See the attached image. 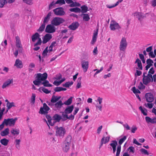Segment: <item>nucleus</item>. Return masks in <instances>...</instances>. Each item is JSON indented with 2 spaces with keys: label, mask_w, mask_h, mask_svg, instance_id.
<instances>
[{
  "label": "nucleus",
  "mask_w": 156,
  "mask_h": 156,
  "mask_svg": "<svg viewBox=\"0 0 156 156\" xmlns=\"http://www.w3.org/2000/svg\"><path fill=\"white\" fill-rule=\"evenodd\" d=\"M62 121H64L66 120L67 119H68V115L67 114H64V112H62Z\"/></svg>",
  "instance_id": "nucleus-37"
},
{
  "label": "nucleus",
  "mask_w": 156,
  "mask_h": 156,
  "mask_svg": "<svg viewBox=\"0 0 156 156\" xmlns=\"http://www.w3.org/2000/svg\"><path fill=\"white\" fill-rule=\"evenodd\" d=\"M45 24L44 23L42 24L41 26L37 30V31L39 33H41L43 32L45 28Z\"/></svg>",
  "instance_id": "nucleus-39"
},
{
  "label": "nucleus",
  "mask_w": 156,
  "mask_h": 156,
  "mask_svg": "<svg viewBox=\"0 0 156 156\" xmlns=\"http://www.w3.org/2000/svg\"><path fill=\"white\" fill-rule=\"evenodd\" d=\"M36 95L34 94H32L31 98V102L33 104L35 102Z\"/></svg>",
  "instance_id": "nucleus-48"
},
{
  "label": "nucleus",
  "mask_w": 156,
  "mask_h": 156,
  "mask_svg": "<svg viewBox=\"0 0 156 156\" xmlns=\"http://www.w3.org/2000/svg\"><path fill=\"white\" fill-rule=\"evenodd\" d=\"M69 11L72 12H80L81 11V10L80 8L76 7L75 8H71Z\"/></svg>",
  "instance_id": "nucleus-38"
},
{
  "label": "nucleus",
  "mask_w": 156,
  "mask_h": 156,
  "mask_svg": "<svg viewBox=\"0 0 156 156\" xmlns=\"http://www.w3.org/2000/svg\"><path fill=\"white\" fill-rule=\"evenodd\" d=\"M149 56L152 58H154L155 57V55L153 54L152 51H151L149 53Z\"/></svg>",
  "instance_id": "nucleus-63"
},
{
  "label": "nucleus",
  "mask_w": 156,
  "mask_h": 156,
  "mask_svg": "<svg viewBox=\"0 0 156 156\" xmlns=\"http://www.w3.org/2000/svg\"><path fill=\"white\" fill-rule=\"evenodd\" d=\"M52 37V35L49 34H47L42 38V43L44 44L48 41Z\"/></svg>",
  "instance_id": "nucleus-14"
},
{
  "label": "nucleus",
  "mask_w": 156,
  "mask_h": 156,
  "mask_svg": "<svg viewBox=\"0 0 156 156\" xmlns=\"http://www.w3.org/2000/svg\"><path fill=\"white\" fill-rule=\"evenodd\" d=\"M151 81V78L147 76L143 77V82L144 84L147 85Z\"/></svg>",
  "instance_id": "nucleus-25"
},
{
  "label": "nucleus",
  "mask_w": 156,
  "mask_h": 156,
  "mask_svg": "<svg viewBox=\"0 0 156 156\" xmlns=\"http://www.w3.org/2000/svg\"><path fill=\"white\" fill-rule=\"evenodd\" d=\"M110 136H107L106 137L103 136L101 140V144L99 148H101L103 144H105L107 143L109 141Z\"/></svg>",
  "instance_id": "nucleus-18"
},
{
  "label": "nucleus",
  "mask_w": 156,
  "mask_h": 156,
  "mask_svg": "<svg viewBox=\"0 0 156 156\" xmlns=\"http://www.w3.org/2000/svg\"><path fill=\"white\" fill-rule=\"evenodd\" d=\"M17 118H15L14 119L13 118L5 119L3 121L5 125L9 126H14L15 123L16 121L17 120Z\"/></svg>",
  "instance_id": "nucleus-3"
},
{
  "label": "nucleus",
  "mask_w": 156,
  "mask_h": 156,
  "mask_svg": "<svg viewBox=\"0 0 156 156\" xmlns=\"http://www.w3.org/2000/svg\"><path fill=\"white\" fill-rule=\"evenodd\" d=\"M61 98L60 96L58 97L53 95L51 98V101L53 103H56L57 102V101H59Z\"/></svg>",
  "instance_id": "nucleus-24"
},
{
  "label": "nucleus",
  "mask_w": 156,
  "mask_h": 156,
  "mask_svg": "<svg viewBox=\"0 0 156 156\" xmlns=\"http://www.w3.org/2000/svg\"><path fill=\"white\" fill-rule=\"evenodd\" d=\"M132 90L134 94H136V93H140V91L138 89H136L135 87H133L132 88Z\"/></svg>",
  "instance_id": "nucleus-49"
},
{
  "label": "nucleus",
  "mask_w": 156,
  "mask_h": 156,
  "mask_svg": "<svg viewBox=\"0 0 156 156\" xmlns=\"http://www.w3.org/2000/svg\"><path fill=\"white\" fill-rule=\"evenodd\" d=\"M98 28L96 30L94 31L92 39L91 42V44H93L96 41L98 34Z\"/></svg>",
  "instance_id": "nucleus-20"
},
{
  "label": "nucleus",
  "mask_w": 156,
  "mask_h": 156,
  "mask_svg": "<svg viewBox=\"0 0 156 156\" xmlns=\"http://www.w3.org/2000/svg\"><path fill=\"white\" fill-rule=\"evenodd\" d=\"M10 132L14 136H17L20 133V130L18 129L12 128Z\"/></svg>",
  "instance_id": "nucleus-28"
},
{
  "label": "nucleus",
  "mask_w": 156,
  "mask_h": 156,
  "mask_svg": "<svg viewBox=\"0 0 156 156\" xmlns=\"http://www.w3.org/2000/svg\"><path fill=\"white\" fill-rule=\"evenodd\" d=\"M139 109L144 115H147V110L145 108H143L142 107L140 106L139 107Z\"/></svg>",
  "instance_id": "nucleus-35"
},
{
  "label": "nucleus",
  "mask_w": 156,
  "mask_h": 156,
  "mask_svg": "<svg viewBox=\"0 0 156 156\" xmlns=\"http://www.w3.org/2000/svg\"><path fill=\"white\" fill-rule=\"evenodd\" d=\"M126 136H124L123 137L120 139L119 141V145L117 147L116 154L115 156H119L121 150V145L126 139Z\"/></svg>",
  "instance_id": "nucleus-4"
},
{
  "label": "nucleus",
  "mask_w": 156,
  "mask_h": 156,
  "mask_svg": "<svg viewBox=\"0 0 156 156\" xmlns=\"http://www.w3.org/2000/svg\"><path fill=\"white\" fill-rule=\"evenodd\" d=\"M149 73H150L151 74H153L154 73V71L153 67L151 68L149 70L148 72Z\"/></svg>",
  "instance_id": "nucleus-64"
},
{
  "label": "nucleus",
  "mask_w": 156,
  "mask_h": 156,
  "mask_svg": "<svg viewBox=\"0 0 156 156\" xmlns=\"http://www.w3.org/2000/svg\"><path fill=\"white\" fill-rule=\"evenodd\" d=\"M72 139V137L71 136L69 135L67 137L66 140L64 141V142L69 143L70 144L71 141Z\"/></svg>",
  "instance_id": "nucleus-45"
},
{
  "label": "nucleus",
  "mask_w": 156,
  "mask_h": 156,
  "mask_svg": "<svg viewBox=\"0 0 156 156\" xmlns=\"http://www.w3.org/2000/svg\"><path fill=\"white\" fill-rule=\"evenodd\" d=\"M150 123L154 124L156 123V118H154L152 119L151 118Z\"/></svg>",
  "instance_id": "nucleus-62"
},
{
  "label": "nucleus",
  "mask_w": 156,
  "mask_h": 156,
  "mask_svg": "<svg viewBox=\"0 0 156 156\" xmlns=\"http://www.w3.org/2000/svg\"><path fill=\"white\" fill-rule=\"evenodd\" d=\"M49 110V107L45 103H44L43 104V107H41L40 108L39 113L41 114H47Z\"/></svg>",
  "instance_id": "nucleus-5"
},
{
  "label": "nucleus",
  "mask_w": 156,
  "mask_h": 156,
  "mask_svg": "<svg viewBox=\"0 0 156 156\" xmlns=\"http://www.w3.org/2000/svg\"><path fill=\"white\" fill-rule=\"evenodd\" d=\"M70 144L66 143H63L62 145L63 150L64 152H67L69 149Z\"/></svg>",
  "instance_id": "nucleus-19"
},
{
  "label": "nucleus",
  "mask_w": 156,
  "mask_h": 156,
  "mask_svg": "<svg viewBox=\"0 0 156 156\" xmlns=\"http://www.w3.org/2000/svg\"><path fill=\"white\" fill-rule=\"evenodd\" d=\"M134 148L132 146L129 147L128 148V150H129V152H131L132 153H134Z\"/></svg>",
  "instance_id": "nucleus-57"
},
{
  "label": "nucleus",
  "mask_w": 156,
  "mask_h": 156,
  "mask_svg": "<svg viewBox=\"0 0 156 156\" xmlns=\"http://www.w3.org/2000/svg\"><path fill=\"white\" fill-rule=\"evenodd\" d=\"M145 97L147 102H152L154 100L153 95L151 93H146Z\"/></svg>",
  "instance_id": "nucleus-11"
},
{
  "label": "nucleus",
  "mask_w": 156,
  "mask_h": 156,
  "mask_svg": "<svg viewBox=\"0 0 156 156\" xmlns=\"http://www.w3.org/2000/svg\"><path fill=\"white\" fill-rule=\"evenodd\" d=\"M43 82H41V84L43 85L45 87H51L52 85L49 83V81L46 80L43 81Z\"/></svg>",
  "instance_id": "nucleus-32"
},
{
  "label": "nucleus",
  "mask_w": 156,
  "mask_h": 156,
  "mask_svg": "<svg viewBox=\"0 0 156 156\" xmlns=\"http://www.w3.org/2000/svg\"><path fill=\"white\" fill-rule=\"evenodd\" d=\"M35 67V65L34 64V63L31 62L30 63V64L29 65V68L28 70L30 72H32L33 69H32V68H34Z\"/></svg>",
  "instance_id": "nucleus-44"
},
{
  "label": "nucleus",
  "mask_w": 156,
  "mask_h": 156,
  "mask_svg": "<svg viewBox=\"0 0 156 156\" xmlns=\"http://www.w3.org/2000/svg\"><path fill=\"white\" fill-rule=\"evenodd\" d=\"M109 145L112 147V148H116V146L118 145V142L116 140H112V143L110 144Z\"/></svg>",
  "instance_id": "nucleus-36"
},
{
  "label": "nucleus",
  "mask_w": 156,
  "mask_h": 156,
  "mask_svg": "<svg viewBox=\"0 0 156 156\" xmlns=\"http://www.w3.org/2000/svg\"><path fill=\"white\" fill-rule=\"evenodd\" d=\"M0 142L2 145L6 146L8 144L9 140L4 138L1 140Z\"/></svg>",
  "instance_id": "nucleus-33"
},
{
  "label": "nucleus",
  "mask_w": 156,
  "mask_h": 156,
  "mask_svg": "<svg viewBox=\"0 0 156 156\" xmlns=\"http://www.w3.org/2000/svg\"><path fill=\"white\" fill-rule=\"evenodd\" d=\"M145 87V86H144L141 82L140 83V84L138 86V88L140 90L144 89Z\"/></svg>",
  "instance_id": "nucleus-59"
},
{
  "label": "nucleus",
  "mask_w": 156,
  "mask_h": 156,
  "mask_svg": "<svg viewBox=\"0 0 156 156\" xmlns=\"http://www.w3.org/2000/svg\"><path fill=\"white\" fill-rule=\"evenodd\" d=\"M42 43V41L41 39V38L39 39L38 40V41L37 42L34 44V46L35 47L36 46H37V45H40Z\"/></svg>",
  "instance_id": "nucleus-53"
},
{
  "label": "nucleus",
  "mask_w": 156,
  "mask_h": 156,
  "mask_svg": "<svg viewBox=\"0 0 156 156\" xmlns=\"http://www.w3.org/2000/svg\"><path fill=\"white\" fill-rule=\"evenodd\" d=\"M55 4H55V2L54 1H52L49 5L48 9L50 10L53 8L55 7Z\"/></svg>",
  "instance_id": "nucleus-47"
},
{
  "label": "nucleus",
  "mask_w": 156,
  "mask_h": 156,
  "mask_svg": "<svg viewBox=\"0 0 156 156\" xmlns=\"http://www.w3.org/2000/svg\"><path fill=\"white\" fill-rule=\"evenodd\" d=\"M134 16H136L138 20L140 21L141 19L143 18V16L142 14L140 12H136L134 13Z\"/></svg>",
  "instance_id": "nucleus-31"
},
{
  "label": "nucleus",
  "mask_w": 156,
  "mask_h": 156,
  "mask_svg": "<svg viewBox=\"0 0 156 156\" xmlns=\"http://www.w3.org/2000/svg\"><path fill=\"white\" fill-rule=\"evenodd\" d=\"M42 90L44 93L46 94H49L51 92V91L47 89H46L44 87L42 88Z\"/></svg>",
  "instance_id": "nucleus-58"
},
{
  "label": "nucleus",
  "mask_w": 156,
  "mask_h": 156,
  "mask_svg": "<svg viewBox=\"0 0 156 156\" xmlns=\"http://www.w3.org/2000/svg\"><path fill=\"white\" fill-rule=\"evenodd\" d=\"M8 108V109H9L11 108L12 107H14V103L13 102L11 103H7L6 104Z\"/></svg>",
  "instance_id": "nucleus-46"
},
{
  "label": "nucleus",
  "mask_w": 156,
  "mask_h": 156,
  "mask_svg": "<svg viewBox=\"0 0 156 156\" xmlns=\"http://www.w3.org/2000/svg\"><path fill=\"white\" fill-rule=\"evenodd\" d=\"M14 66H16L17 68H22L23 67L22 62L19 59H16Z\"/></svg>",
  "instance_id": "nucleus-22"
},
{
  "label": "nucleus",
  "mask_w": 156,
  "mask_h": 156,
  "mask_svg": "<svg viewBox=\"0 0 156 156\" xmlns=\"http://www.w3.org/2000/svg\"><path fill=\"white\" fill-rule=\"evenodd\" d=\"M73 84V82L72 81L66 82L65 83L62 84L63 87H69L71 86Z\"/></svg>",
  "instance_id": "nucleus-40"
},
{
  "label": "nucleus",
  "mask_w": 156,
  "mask_h": 156,
  "mask_svg": "<svg viewBox=\"0 0 156 156\" xmlns=\"http://www.w3.org/2000/svg\"><path fill=\"white\" fill-rule=\"evenodd\" d=\"M110 27L112 30H114L116 29H119L121 28L119 24L114 20L111 21L110 25Z\"/></svg>",
  "instance_id": "nucleus-9"
},
{
  "label": "nucleus",
  "mask_w": 156,
  "mask_h": 156,
  "mask_svg": "<svg viewBox=\"0 0 156 156\" xmlns=\"http://www.w3.org/2000/svg\"><path fill=\"white\" fill-rule=\"evenodd\" d=\"M65 20L62 18L55 17L51 21V23L53 26H58L63 23Z\"/></svg>",
  "instance_id": "nucleus-2"
},
{
  "label": "nucleus",
  "mask_w": 156,
  "mask_h": 156,
  "mask_svg": "<svg viewBox=\"0 0 156 156\" xmlns=\"http://www.w3.org/2000/svg\"><path fill=\"white\" fill-rule=\"evenodd\" d=\"M82 15L83 16V20L87 21L90 19L89 16L87 14H84Z\"/></svg>",
  "instance_id": "nucleus-41"
},
{
  "label": "nucleus",
  "mask_w": 156,
  "mask_h": 156,
  "mask_svg": "<svg viewBox=\"0 0 156 156\" xmlns=\"http://www.w3.org/2000/svg\"><path fill=\"white\" fill-rule=\"evenodd\" d=\"M73 98V97H70L67 101L64 102V103H63V104L67 105H70L72 103Z\"/></svg>",
  "instance_id": "nucleus-34"
},
{
  "label": "nucleus",
  "mask_w": 156,
  "mask_h": 156,
  "mask_svg": "<svg viewBox=\"0 0 156 156\" xmlns=\"http://www.w3.org/2000/svg\"><path fill=\"white\" fill-rule=\"evenodd\" d=\"M65 129L62 127H58L56 129V135L59 136L63 137L66 133Z\"/></svg>",
  "instance_id": "nucleus-7"
},
{
  "label": "nucleus",
  "mask_w": 156,
  "mask_h": 156,
  "mask_svg": "<svg viewBox=\"0 0 156 156\" xmlns=\"http://www.w3.org/2000/svg\"><path fill=\"white\" fill-rule=\"evenodd\" d=\"M45 31L49 33H52L55 31V29L54 26L51 24L48 25L45 29Z\"/></svg>",
  "instance_id": "nucleus-10"
},
{
  "label": "nucleus",
  "mask_w": 156,
  "mask_h": 156,
  "mask_svg": "<svg viewBox=\"0 0 156 156\" xmlns=\"http://www.w3.org/2000/svg\"><path fill=\"white\" fill-rule=\"evenodd\" d=\"M140 151L142 153H144L145 154L148 155L149 154L147 151L144 148L141 149Z\"/></svg>",
  "instance_id": "nucleus-55"
},
{
  "label": "nucleus",
  "mask_w": 156,
  "mask_h": 156,
  "mask_svg": "<svg viewBox=\"0 0 156 156\" xmlns=\"http://www.w3.org/2000/svg\"><path fill=\"white\" fill-rule=\"evenodd\" d=\"M55 15L57 16H62L65 15V12L62 7H58L53 10Z\"/></svg>",
  "instance_id": "nucleus-8"
},
{
  "label": "nucleus",
  "mask_w": 156,
  "mask_h": 156,
  "mask_svg": "<svg viewBox=\"0 0 156 156\" xmlns=\"http://www.w3.org/2000/svg\"><path fill=\"white\" fill-rule=\"evenodd\" d=\"M64 105L61 100L59 101L58 102L54 104V110L57 111L59 110Z\"/></svg>",
  "instance_id": "nucleus-12"
},
{
  "label": "nucleus",
  "mask_w": 156,
  "mask_h": 156,
  "mask_svg": "<svg viewBox=\"0 0 156 156\" xmlns=\"http://www.w3.org/2000/svg\"><path fill=\"white\" fill-rule=\"evenodd\" d=\"M40 37V35L38 33H36L31 36L32 41L33 42H35L36 40H38L39 39L41 38Z\"/></svg>",
  "instance_id": "nucleus-23"
},
{
  "label": "nucleus",
  "mask_w": 156,
  "mask_h": 156,
  "mask_svg": "<svg viewBox=\"0 0 156 156\" xmlns=\"http://www.w3.org/2000/svg\"><path fill=\"white\" fill-rule=\"evenodd\" d=\"M9 133V129L8 128H6L4 130L1 132L0 134L2 136H5L8 135Z\"/></svg>",
  "instance_id": "nucleus-30"
},
{
  "label": "nucleus",
  "mask_w": 156,
  "mask_h": 156,
  "mask_svg": "<svg viewBox=\"0 0 156 156\" xmlns=\"http://www.w3.org/2000/svg\"><path fill=\"white\" fill-rule=\"evenodd\" d=\"M74 108L73 105L67 106L64 110V113L66 114L71 113L73 111Z\"/></svg>",
  "instance_id": "nucleus-21"
},
{
  "label": "nucleus",
  "mask_w": 156,
  "mask_h": 156,
  "mask_svg": "<svg viewBox=\"0 0 156 156\" xmlns=\"http://www.w3.org/2000/svg\"><path fill=\"white\" fill-rule=\"evenodd\" d=\"M47 103L48 104V105L51 108H52V109L54 110V103H53L51 102H48V101H47Z\"/></svg>",
  "instance_id": "nucleus-56"
},
{
  "label": "nucleus",
  "mask_w": 156,
  "mask_h": 156,
  "mask_svg": "<svg viewBox=\"0 0 156 156\" xmlns=\"http://www.w3.org/2000/svg\"><path fill=\"white\" fill-rule=\"evenodd\" d=\"M79 26V24L77 22H75L69 25L68 26V28L72 30H74L78 27Z\"/></svg>",
  "instance_id": "nucleus-13"
},
{
  "label": "nucleus",
  "mask_w": 156,
  "mask_h": 156,
  "mask_svg": "<svg viewBox=\"0 0 156 156\" xmlns=\"http://www.w3.org/2000/svg\"><path fill=\"white\" fill-rule=\"evenodd\" d=\"M81 65L84 72L85 73L86 72L88 68V62L83 60L82 62Z\"/></svg>",
  "instance_id": "nucleus-16"
},
{
  "label": "nucleus",
  "mask_w": 156,
  "mask_h": 156,
  "mask_svg": "<svg viewBox=\"0 0 156 156\" xmlns=\"http://www.w3.org/2000/svg\"><path fill=\"white\" fill-rule=\"evenodd\" d=\"M81 8V12L83 13L86 12L88 10L87 7L85 5H82Z\"/></svg>",
  "instance_id": "nucleus-42"
},
{
  "label": "nucleus",
  "mask_w": 156,
  "mask_h": 156,
  "mask_svg": "<svg viewBox=\"0 0 156 156\" xmlns=\"http://www.w3.org/2000/svg\"><path fill=\"white\" fill-rule=\"evenodd\" d=\"M55 4L62 5L65 4V2L64 0H58L55 2Z\"/></svg>",
  "instance_id": "nucleus-52"
},
{
  "label": "nucleus",
  "mask_w": 156,
  "mask_h": 156,
  "mask_svg": "<svg viewBox=\"0 0 156 156\" xmlns=\"http://www.w3.org/2000/svg\"><path fill=\"white\" fill-rule=\"evenodd\" d=\"M123 126L125 128L126 130H129L130 129V127L127 124H123Z\"/></svg>",
  "instance_id": "nucleus-60"
},
{
  "label": "nucleus",
  "mask_w": 156,
  "mask_h": 156,
  "mask_svg": "<svg viewBox=\"0 0 156 156\" xmlns=\"http://www.w3.org/2000/svg\"><path fill=\"white\" fill-rule=\"evenodd\" d=\"M13 79H8L6 81L3 83L2 88L3 89H5L7 87H8L11 84L13 83Z\"/></svg>",
  "instance_id": "nucleus-17"
},
{
  "label": "nucleus",
  "mask_w": 156,
  "mask_h": 156,
  "mask_svg": "<svg viewBox=\"0 0 156 156\" xmlns=\"http://www.w3.org/2000/svg\"><path fill=\"white\" fill-rule=\"evenodd\" d=\"M47 77L48 74L46 73H44L43 74L38 73L36 77V79L33 81V83L35 85L39 86L41 81L45 80Z\"/></svg>",
  "instance_id": "nucleus-1"
},
{
  "label": "nucleus",
  "mask_w": 156,
  "mask_h": 156,
  "mask_svg": "<svg viewBox=\"0 0 156 156\" xmlns=\"http://www.w3.org/2000/svg\"><path fill=\"white\" fill-rule=\"evenodd\" d=\"M146 62L147 64V65H149L150 66H153L152 64L154 62L151 59H148L146 61Z\"/></svg>",
  "instance_id": "nucleus-51"
},
{
  "label": "nucleus",
  "mask_w": 156,
  "mask_h": 156,
  "mask_svg": "<svg viewBox=\"0 0 156 156\" xmlns=\"http://www.w3.org/2000/svg\"><path fill=\"white\" fill-rule=\"evenodd\" d=\"M55 92H59L61 91V87H56L54 89Z\"/></svg>",
  "instance_id": "nucleus-61"
},
{
  "label": "nucleus",
  "mask_w": 156,
  "mask_h": 156,
  "mask_svg": "<svg viewBox=\"0 0 156 156\" xmlns=\"http://www.w3.org/2000/svg\"><path fill=\"white\" fill-rule=\"evenodd\" d=\"M127 42L125 37H122L120 42L119 48L121 51H124L127 46Z\"/></svg>",
  "instance_id": "nucleus-6"
},
{
  "label": "nucleus",
  "mask_w": 156,
  "mask_h": 156,
  "mask_svg": "<svg viewBox=\"0 0 156 156\" xmlns=\"http://www.w3.org/2000/svg\"><path fill=\"white\" fill-rule=\"evenodd\" d=\"M135 63H137V66L138 68V69L141 70L143 69V66H142L141 61L138 58H137L136 59Z\"/></svg>",
  "instance_id": "nucleus-27"
},
{
  "label": "nucleus",
  "mask_w": 156,
  "mask_h": 156,
  "mask_svg": "<svg viewBox=\"0 0 156 156\" xmlns=\"http://www.w3.org/2000/svg\"><path fill=\"white\" fill-rule=\"evenodd\" d=\"M46 117L48 119L49 124L51 126H54V122H52L53 118L52 119L51 116L48 114L46 115Z\"/></svg>",
  "instance_id": "nucleus-26"
},
{
  "label": "nucleus",
  "mask_w": 156,
  "mask_h": 156,
  "mask_svg": "<svg viewBox=\"0 0 156 156\" xmlns=\"http://www.w3.org/2000/svg\"><path fill=\"white\" fill-rule=\"evenodd\" d=\"M6 4V0H0V8H2Z\"/></svg>",
  "instance_id": "nucleus-50"
},
{
  "label": "nucleus",
  "mask_w": 156,
  "mask_h": 156,
  "mask_svg": "<svg viewBox=\"0 0 156 156\" xmlns=\"http://www.w3.org/2000/svg\"><path fill=\"white\" fill-rule=\"evenodd\" d=\"M69 5L70 7H73L75 6H80V4L78 2H74L73 1V2L70 5Z\"/></svg>",
  "instance_id": "nucleus-43"
},
{
  "label": "nucleus",
  "mask_w": 156,
  "mask_h": 156,
  "mask_svg": "<svg viewBox=\"0 0 156 156\" xmlns=\"http://www.w3.org/2000/svg\"><path fill=\"white\" fill-rule=\"evenodd\" d=\"M48 47H46L44 50L43 51V53H42V55L44 56H45L47 55V53L48 51Z\"/></svg>",
  "instance_id": "nucleus-54"
},
{
  "label": "nucleus",
  "mask_w": 156,
  "mask_h": 156,
  "mask_svg": "<svg viewBox=\"0 0 156 156\" xmlns=\"http://www.w3.org/2000/svg\"><path fill=\"white\" fill-rule=\"evenodd\" d=\"M51 14L52 13L51 12H50L48 13L46 16L44 18L43 21V23L45 24V23H47L48 22L49 20L50 17L51 16Z\"/></svg>",
  "instance_id": "nucleus-29"
},
{
  "label": "nucleus",
  "mask_w": 156,
  "mask_h": 156,
  "mask_svg": "<svg viewBox=\"0 0 156 156\" xmlns=\"http://www.w3.org/2000/svg\"><path fill=\"white\" fill-rule=\"evenodd\" d=\"M52 122L54 123V125L56 122H59L62 119V116L56 114L53 116Z\"/></svg>",
  "instance_id": "nucleus-15"
}]
</instances>
